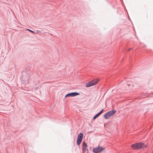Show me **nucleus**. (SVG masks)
<instances>
[{
  "label": "nucleus",
  "instance_id": "nucleus-1",
  "mask_svg": "<svg viewBox=\"0 0 153 153\" xmlns=\"http://www.w3.org/2000/svg\"><path fill=\"white\" fill-rule=\"evenodd\" d=\"M30 71L26 69L23 70L22 72V76L21 79L22 83L24 84H28L30 80Z\"/></svg>",
  "mask_w": 153,
  "mask_h": 153
},
{
  "label": "nucleus",
  "instance_id": "nucleus-2",
  "mask_svg": "<svg viewBox=\"0 0 153 153\" xmlns=\"http://www.w3.org/2000/svg\"><path fill=\"white\" fill-rule=\"evenodd\" d=\"M147 147V145L143 143L139 142L134 143V149H143Z\"/></svg>",
  "mask_w": 153,
  "mask_h": 153
},
{
  "label": "nucleus",
  "instance_id": "nucleus-3",
  "mask_svg": "<svg viewBox=\"0 0 153 153\" xmlns=\"http://www.w3.org/2000/svg\"><path fill=\"white\" fill-rule=\"evenodd\" d=\"M116 112V111L115 109L108 111L104 115V117L105 119H107L110 117L114 115Z\"/></svg>",
  "mask_w": 153,
  "mask_h": 153
},
{
  "label": "nucleus",
  "instance_id": "nucleus-4",
  "mask_svg": "<svg viewBox=\"0 0 153 153\" xmlns=\"http://www.w3.org/2000/svg\"><path fill=\"white\" fill-rule=\"evenodd\" d=\"M83 134L82 133H80L78 135L77 138V144L78 145H79L81 143L83 137Z\"/></svg>",
  "mask_w": 153,
  "mask_h": 153
},
{
  "label": "nucleus",
  "instance_id": "nucleus-5",
  "mask_svg": "<svg viewBox=\"0 0 153 153\" xmlns=\"http://www.w3.org/2000/svg\"><path fill=\"white\" fill-rule=\"evenodd\" d=\"M104 149V148L99 146L93 149V152L94 153H98L101 152Z\"/></svg>",
  "mask_w": 153,
  "mask_h": 153
},
{
  "label": "nucleus",
  "instance_id": "nucleus-6",
  "mask_svg": "<svg viewBox=\"0 0 153 153\" xmlns=\"http://www.w3.org/2000/svg\"><path fill=\"white\" fill-rule=\"evenodd\" d=\"M98 82V80H94L90 81L87 83L85 84V86L86 87H89L93 86L97 84Z\"/></svg>",
  "mask_w": 153,
  "mask_h": 153
},
{
  "label": "nucleus",
  "instance_id": "nucleus-7",
  "mask_svg": "<svg viewBox=\"0 0 153 153\" xmlns=\"http://www.w3.org/2000/svg\"><path fill=\"white\" fill-rule=\"evenodd\" d=\"M79 94V93H78L77 92H73L69 93H68V94H66L65 95V97H74L75 96L78 95Z\"/></svg>",
  "mask_w": 153,
  "mask_h": 153
},
{
  "label": "nucleus",
  "instance_id": "nucleus-8",
  "mask_svg": "<svg viewBox=\"0 0 153 153\" xmlns=\"http://www.w3.org/2000/svg\"><path fill=\"white\" fill-rule=\"evenodd\" d=\"M104 110L103 109H102V110L98 113L96 114L93 117V119L95 120L96 119L97 117H99L100 114H101L102 111H103Z\"/></svg>",
  "mask_w": 153,
  "mask_h": 153
},
{
  "label": "nucleus",
  "instance_id": "nucleus-9",
  "mask_svg": "<svg viewBox=\"0 0 153 153\" xmlns=\"http://www.w3.org/2000/svg\"><path fill=\"white\" fill-rule=\"evenodd\" d=\"M82 147H87V145L85 141H83L82 143Z\"/></svg>",
  "mask_w": 153,
  "mask_h": 153
},
{
  "label": "nucleus",
  "instance_id": "nucleus-10",
  "mask_svg": "<svg viewBox=\"0 0 153 153\" xmlns=\"http://www.w3.org/2000/svg\"><path fill=\"white\" fill-rule=\"evenodd\" d=\"M27 30H28V31H29L30 32H31V33H34L35 32L33 31V30H32L30 29H27Z\"/></svg>",
  "mask_w": 153,
  "mask_h": 153
},
{
  "label": "nucleus",
  "instance_id": "nucleus-11",
  "mask_svg": "<svg viewBox=\"0 0 153 153\" xmlns=\"http://www.w3.org/2000/svg\"><path fill=\"white\" fill-rule=\"evenodd\" d=\"M87 149V147H82V149L83 151Z\"/></svg>",
  "mask_w": 153,
  "mask_h": 153
},
{
  "label": "nucleus",
  "instance_id": "nucleus-12",
  "mask_svg": "<svg viewBox=\"0 0 153 153\" xmlns=\"http://www.w3.org/2000/svg\"><path fill=\"white\" fill-rule=\"evenodd\" d=\"M131 147L133 149H134V144H132L131 145Z\"/></svg>",
  "mask_w": 153,
  "mask_h": 153
},
{
  "label": "nucleus",
  "instance_id": "nucleus-13",
  "mask_svg": "<svg viewBox=\"0 0 153 153\" xmlns=\"http://www.w3.org/2000/svg\"><path fill=\"white\" fill-rule=\"evenodd\" d=\"M132 48H129L128 50V51H129L131 50Z\"/></svg>",
  "mask_w": 153,
  "mask_h": 153
},
{
  "label": "nucleus",
  "instance_id": "nucleus-14",
  "mask_svg": "<svg viewBox=\"0 0 153 153\" xmlns=\"http://www.w3.org/2000/svg\"><path fill=\"white\" fill-rule=\"evenodd\" d=\"M87 151H88V149H87Z\"/></svg>",
  "mask_w": 153,
  "mask_h": 153
}]
</instances>
